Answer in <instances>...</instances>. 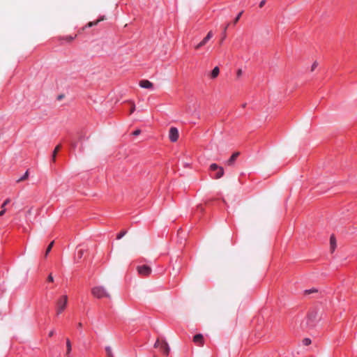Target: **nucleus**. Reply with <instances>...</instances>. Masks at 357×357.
Returning <instances> with one entry per match:
<instances>
[{"label": "nucleus", "instance_id": "f257e3e1", "mask_svg": "<svg viewBox=\"0 0 357 357\" xmlns=\"http://www.w3.org/2000/svg\"><path fill=\"white\" fill-rule=\"evenodd\" d=\"M321 316L316 310H312L307 314L305 326L308 328H314L321 320Z\"/></svg>", "mask_w": 357, "mask_h": 357}, {"label": "nucleus", "instance_id": "f03ea898", "mask_svg": "<svg viewBox=\"0 0 357 357\" xmlns=\"http://www.w3.org/2000/svg\"><path fill=\"white\" fill-rule=\"evenodd\" d=\"M92 295L97 298H110V294L102 286L94 287L91 289Z\"/></svg>", "mask_w": 357, "mask_h": 357}, {"label": "nucleus", "instance_id": "7ed1b4c3", "mask_svg": "<svg viewBox=\"0 0 357 357\" xmlns=\"http://www.w3.org/2000/svg\"><path fill=\"white\" fill-rule=\"evenodd\" d=\"M68 303V296L63 295L59 298L56 302L57 314H61L66 308Z\"/></svg>", "mask_w": 357, "mask_h": 357}, {"label": "nucleus", "instance_id": "20e7f679", "mask_svg": "<svg viewBox=\"0 0 357 357\" xmlns=\"http://www.w3.org/2000/svg\"><path fill=\"white\" fill-rule=\"evenodd\" d=\"M154 347L159 348L161 352L165 356H168L169 354L170 348L167 342L165 340L160 341L158 339L154 344Z\"/></svg>", "mask_w": 357, "mask_h": 357}, {"label": "nucleus", "instance_id": "39448f33", "mask_svg": "<svg viewBox=\"0 0 357 357\" xmlns=\"http://www.w3.org/2000/svg\"><path fill=\"white\" fill-rule=\"evenodd\" d=\"M210 169L216 172V174L214 176L215 179H219L224 175L223 168L215 163H213L210 165Z\"/></svg>", "mask_w": 357, "mask_h": 357}, {"label": "nucleus", "instance_id": "423d86ee", "mask_svg": "<svg viewBox=\"0 0 357 357\" xmlns=\"http://www.w3.org/2000/svg\"><path fill=\"white\" fill-rule=\"evenodd\" d=\"M137 271L142 276H149L152 272L151 268L146 265L138 266Z\"/></svg>", "mask_w": 357, "mask_h": 357}, {"label": "nucleus", "instance_id": "0eeeda50", "mask_svg": "<svg viewBox=\"0 0 357 357\" xmlns=\"http://www.w3.org/2000/svg\"><path fill=\"white\" fill-rule=\"evenodd\" d=\"M178 131L177 130V128H174V127H172L169 130V139L173 142H175L178 140Z\"/></svg>", "mask_w": 357, "mask_h": 357}, {"label": "nucleus", "instance_id": "6e6552de", "mask_svg": "<svg viewBox=\"0 0 357 357\" xmlns=\"http://www.w3.org/2000/svg\"><path fill=\"white\" fill-rule=\"evenodd\" d=\"M240 152H235L229 158V159L226 162V165L228 166H233L236 160L239 156Z\"/></svg>", "mask_w": 357, "mask_h": 357}, {"label": "nucleus", "instance_id": "1a4fd4ad", "mask_svg": "<svg viewBox=\"0 0 357 357\" xmlns=\"http://www.w3.org/2000/svg\"><path fill=\"white\" fill-rule=\"evenodd\" d=\"M139 86L144 89H152L153 84L147 79H142L139 82Z\"/></svg>", "mask_w": 357, "mask_h": 357}, {"label": "nucleus", "instance_id": "9d476101", "mask_svg": "<svg viewBox=\"0 0 357 357\" xmlns=\"http://www.w3.org/2000/svg\"><path fill=\"white\" fill-rule=\"evenodd\" d=\"M193 342L199 345L202 346L204 344V337L202 334H197L193 337Z\"/></svg>", "mask_w": 357, "mask_h": 357}, {"label": "nucleus", "instance_id": "9b49d317", "mask_svg": "<svg viewBox=\"0 0 357 357\" xmlns=\"http://www.w3.org/2000/svg\"><path fill=\"white\" fill-rule=\"evenodd\" d=\"M330 247L331 252H333L337 247V242L334 235H332L330 238Z\"/></svg>", "mask_w": 357, "mask_h": 357}, {"label": "nucleus", "instance_id": "f8f14e48", "mask_svg": "<svg viewBox=\"0 0 357 357\" xmlns=\"http://www.w3.org/2000/svg\"><path fill=\"white\" fill-rule=\"evenodd\" d=\"M10 199L9 198H8L2 204L1 206V211H0V217L3 216L5 214L6 211V206L7 204H8L10 203Z\"/></svg>", "mask_w": 357, "mask_h": 357}, {"label": "nucleus", "instance_id": "ddd939ff", "mask_svg": "<svg viewBox=\"0 0 357 357\" xmlns=\"http://www.w3.org/2000/svg\"><path fill=\"white\" fill-rule=\"evenodd\" d=\"M220 73V69L218 66L215 67L210 74V77L211 79H215Z\"/></svg>", "mask_w": 357, "mask_h": 357}, {"label": "nucleus", "instance_id": "4468645a", "mask_svg": "<svg viewBox=\"0 0 357 357\" xmlns=\"http://www.w3.org/2000/svg\"><path fill=\"white\" fill-rule=\"evenodd\" d=\"M208 40L206 39V38L204 37L199 43L195 46V49L199 50L202 47L204 46L208 43Z\"/></svg>", "mask_w": 357, "mask_h": 357}, {"label": "nucleus", "instance_id": "2eb2a0df", "mask_svg": "<svg viewBox=\"0 0 357 357\" xmlns=\"http://www.w3.org/2000/svg\"><path fill=\"white\" fill-rule=\"evenodd\" d=\"M66 349H66V356L68 357L70 354L71 349H72L71 342L69 339L66 340Z\"/></svg>", "mask_w": 357, "mask_h": 357}, {"label": "nucleus", "instance_id": "dca6fc26", "mask_svg": "<svg viewBox=\"0 0 357 357\" xmlns=\"http://www.w3.org/2000/svg\"><path fill=\"white\" fill-rule=\"evenodd\" d=\"M61 147V146L60 144L57 145V146L55 147V149H54V151H53V153H52V161H53V162H55V161H56V154H57V153L59 152V151L60 150Z\"/></svg>", "mask_w": 357, "mask_h": 357}, {"label": "nucleus", "instance_id": "f3484780", "mask_svg": "<svg viewBox=\"0 0 357 357\" xmlns=\"http://www.w3.org/2000/svg\"><path fill=\"white\" fill-rule=\"evenodd\" d=\"M105 351H106L107 357H114V355L112 353V349L111 347L107 346L105 347Z\"/></svg>", "mask_w": 357, "mask_h": 357}, {"label": "nucleus", "instance_id": "a211bd4d", "mask_svg": "<svg viewBox=\"0 0 357 357\" xmlns=\"http://www.w3.org/2000/svg\"><path fill=\"white\" fill-rule=\"evenodd\" d=\"M85 252V250L80 248L77 250V257L78 259H80L82 258Z\"/></svg>", "mask_w": 357, "mask_h": 357}, {"label": "nucleus", "instance_id": "6ab92c4d", "mask_svg": "<svg viewBox=\"0 0 357 357\" xmlns=\"http://www.w3.org/2000/svg\"><path fill=\"white\" fill-rule=\"evenodd\" d=\"M104 20V17L101 18V19H99L96 21H94V22H90L87 24V26L88 27H91L93 26H95V25H97L100 21L103 20Z\"/></svg>", "mask_w": 357, "mask_h": 357}, {"label": "nucleus", "instance_id": "aec40b11", "mask_svg": "<svg viewBox=\"0 0 357 357\" xmlns=\"http://www.w3.org/2000/svg\"><path fill=\"white\" fill-rule=\"evenodd\" d=\"M28 176H29V172H28V171H26V172L24 173V175L20 178H19V179L17 181V183H20V182H22V181H25L26 179H27Z\"/></svg>", "mask_w": 357, "mask_h": 357}, {"label": "nucleus", "instance_id": "412c9836", "mask_svg": "<svg viewBox=\"0 0 357 357\" xmlns=\"http://www.w3.org/2000/svg\"><path fill=\"white\" fill-rule=\"evenodd\" d=\"M54 241H52L50 245H48V247L47 248V250H46V252H45V257L47 256V255L49 254V252L51 251L52 247H53V245H54Z\"/></svg>", "mask_w": 357, "mask_h": 357}, {"label": "nucleus", "instance_id": "4be33fe9", "mask_svg": "<svg viewBox=\"0 0 357 357\" xmlns=\"http://www.w3.org/2000/svg\"><path fill=\"white\" fill-rule=\"evenodd\" d=\"M75 38V36H67L63 37V39L66 40L68 43H70L74 40Z\"/></svg>", "mask_w": 357, "mask_h": 357}, {"label": "nucleus", "instance_id": "5701e85b", "mask_svg": "<svg viewBox=\"0 0 357 357\" xmlns=\"http://www.w3.org/2000/svg\"><path fill=\"white\" fill-rule=\"evenodd\" d=\"M318 291L317 289H307L305 291V295H307V294H310L312 293H317Z\"/></svg>", "mask_w": 357, "mask_h": 357}, {"label": "nucleus", "instance_id": "b1692460", "mask_svg": "<svg viewBox=\"0 0 357 357\" xmlns=\"http://www.w3.org/2000/svg\"><path fill=\"white\" fill-rule=\"evenodd\" d=\"M303 343L305 346H308L311 344V340L310 338H305L303 340Z\"/></svg>", "mask_w": 357, "mask_h": 357}, {"label": "nucleus", "instance_id": "393cba45", "mask_svg": "<svg viewBox=\"0 0 357 357\" xmlns=\"http://www.w3.org/2000/svg\"><path fill=\"white\" fill-rule=\"evenodd\" d=\"M242 14H243V11H241L238 13V15L236 16V17L234 20V24H236L238 22Z\"/></svg>", "mask_w": 357, "mask_h": 357}, {"label": "nucleus", "instance_id": "a878e982", "mask_svg": "<svg viewBox=\"0 0 357 357\" xmlns=\"http://www.w3.org/2000/svg\"><path fill=\"white\" fill-rule=\"evenodd\" d=\"M128 105L130 106V111L129 112H134L135 109V105L133 102H129Z\"/></svg>", "mask_w": 357, "mask_h": 357}, {"label": "nucleus", "instance_id": "bb28decb", "mask_svg": "<svg viewBox=\"0 0 357 357\" xmlns=\"http://www.w3.org/2000/svg\"><path fill=\"white\" fill-rule=\"evenodd\" d=\"M213 34L212 31H210L205 37L206 38V39L208 40H209L213 37Z\"/></svg>", "mask_w": 357, "mask_h": 357}, {"label": "nucleus", "instance_id": "cd10ccee", "mask_svg": "<svg viewBox=\"0 0 357 357\" xmlns=\"http://www.w3.org/2000/svg\"><path fill=\"white\" fill-rule=\"evenodd\" d=\"M318 63L317 61H314L311 67V71H314V69L317 67Z\"/></svg>", "mask_w": 357, "mask_h": 357}, {"label": "nucleus", "instance_id": "c85d7f7f", "mask_svg": "<svg viewBox=\"0 0 357 357\" xmlns=\"http://www.w3.org/2000/svg\"><path fill=\"white\" fill-rule=\"evenodd\" d=\"M47 281L50 282H54V278L52 275V273H50L48 277H47Z\"/></svg>", "mask_w": 357, "mask_h": 357}, {"label": "nucleus", "instance_id": "c756f323", "mask_svg": "<svg viewBox=\"0 0 357 357\" xmlns=\"http://www.w3.org/2000/svg\"><path fill=\"white\" fill-rule=\"evenodd\" d=\"M126 234V231H121V233H119L118 235H117V239H120L124 235Z\"/></svg>", "mask_w": 357, "mask_h": 357}, {"label": "nucleus", "instance_id": "7c9ffc66", "mask_svg": "<svg viewBox=\"0 0 357 357\" xmlns=\"http://www.w3.org/2000/svg\"><path fill=\"white\" fill-rule=\"evenodd\" d=\"M243 71L241 69H238L236 73V75L238 77H240L242 75Z\"/></svg>", "mask_w": 357, "mask_h": 357}, {"label": "nucleus", "instance_id": "2f4dec72", "mask_svg": "<svg viewBox=\"0 0 357 357\" xmlns=\"http://www.w3.org/2000/svg\"><path fill=\"white\" fill-rule=\"evenodd\" d=\"M140 133H141V130H139V129H137V130H136L135 131H134V132H133V135H139Z\"/></svg>", "mask_w": 357, "mask_h": 357}, {"label": "nucleus", "instance_id": "473e14b6", "mask_svg": "<svg viewBox=\"0 0 357 357\" xmlns=\"http://www.w3.org/2000/svg\"><path fill=\"white\" fill-rule=\"evenodd\" d=\"M265 3H266V0H262V1L259 3V7H260V8H262V7L264 6Z\"/></svg>", "mask_w": 357, "mask_h": 357}, {"label": "nucleus", "instance_id": "72a5a7b5", "mask_svg": "<svg viewBox=\"0 0 357 357\" xmlns=\"http://www.w3.org/2000/svg\"><path fill=\"white\" fill-rule=\"evenodd\" d=\"M63 98H64V95H63V94H61V95H59V96H57V100H62Z\"/></svg>", "mask_w": 357, "mask_h": 357}, {"label": "nucleus", "instance_id": "f704fd0d", "mask_svg": "<svg viewBox=\"0 0 357 357\" xmlns=\"http://www.w3.org/2000/svg\"><path fill=\"white\" fill-rule=\"evenodd\" d=\"M54 335V331L52 330L49 333V337H52Z\"/></svg>", "mask_w": 357, "mask_h": 357}, {"label": "nucleus", "instance_id": "c9c22d12", "mask_svg": "<svg viewBox=\"0 0 357 357\" xmlns=\"http://www.w3.org/2000/svg\"><path fill=\"white\" fill-rule=\"evenodd\" d=\"M27 214L28 215H31L32 214V208H31L30 209L28 210Z\"/></svg>", "mask_w": 357, "mask_h": 357}, {"label": "nucleus", "instance_id": "e433bc0d", "mask_svg": "<svg viewBox=\"0 0 357 357\" xmlns=\"http://www.w3.org/2000/svg\"><path fill=\"white\" fill-rule=\"evenodd\" d=\"M229 26V24H227V26H225V31L227 30V29L228 28V26Z\"/></svg>", "mask_w": 357, "mask_h": 357}, {"label": "nucleus", "instance_id": "4c0bfd02", "mask_svg": "<svg viewBox=\"0 0 357 357\" xmlns=\"http://www.w3.org/2000/svg\"><path fill=\"white\" fill-rule=\"evenodd\" d=\"M72 146H73V148H75V146H76L75 143H73V144H72Z\"/></svg>", "mask_w": 357, "mask_h": 357}, {"label": "nucleus", "instance_id": "58836bf2", "mask_svg": "<svg viewBox=\"0 0 357 357\" xmlns=\"http://www.w3.org/2000/svg\"><path fill=\"white\" fill-rule=\"evenodd\" d=\"M82 326V323H79V324H78V327L81 328Z\"/></svg>", "mask_w": 357, "mask_h": 357}, {"label": "nucleus", "instance_id": "ea45409f", "mask_svg": "<svg viewBox=\"0 0 357 357\" xmlns=\"http://www.w3.org/2000/svg\"><path fill=\"white\" fill-rule=\"evenodd\" d=\"M198 208H200L201 211H203V208L202 206H199Z\"/></svg>", "mask_w": 357, "mask_h": 357}, {"label": "nucleus", "instance_id": "a19ab883", "mask_svg": "<svg viewBox=\"0 0 357 357\" xmlns=\"http://www.w3.org/2000/svg\"><path fill=\"white\" fill-rule=\"evenodd\" d=\"M153 357H156L155 356H154Z\"/></svg>", "mask_w": 357, "mask_h": 357}]
</instances>
